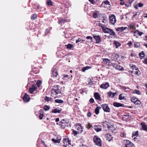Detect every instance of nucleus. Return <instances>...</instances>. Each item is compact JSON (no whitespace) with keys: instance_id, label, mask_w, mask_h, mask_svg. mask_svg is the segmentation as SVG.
I'll use <instances>...</instances> for the list:
<instances>
[{"instance_id":"nucleus-12","label":"nucleus","mask_w":147,"mask_h":147,"mask_svg":"<svg viewBox=\"0 0 147 147\" xmlns=\"http://www.w3.org/2000/svg\"><path fill=\"white\" fill-rule=\"evenodd\" d=\"M51 72L53 76L54 77H56L58 75L57 70L54 67L52 69Z\"/></svg>"},{"instance_id":"nucleus-40","label":"nucleus","mask_w":147,"mask_h":147,"mask_svg":"<svg viewBox=\"0 0 147 147\" xmlns=\"http://www.w3.org/2000/svg\"><path fill=\"white\" fill-rule=\"evenodd\" d=\"M86 38L87 39L89 40V41L90 42H91L92 41V37L90 36H88L86 37Z\"/></svg>"},{"instance_id":"nucleus-60","label":"nucleus","mask_w":147,"mask_h":147,"mask_svg":"<svg viewBox=\"0 0 147 147\" xmlns=\"http://www.w3.org/2000/svg\"><path fill=\"white\" fill-rule=\"evenodd\" d=\"M81 40H81V39L80 38H79L77 40H76V43H78L79 42L81 41ZM82 40L83 41V40Z\"/></svg>"},{"instance_id":"nucleus-57","label":"nucleus","mask_w":147,"mask_h":147,"mask_svg":"<svg viewBox=\"0 0 147 147\" xmlns=\"http://www.w3.org/2000/svg\"><path fill=\"white\" fill-rule=\"evenodd\" d=\"M87 115L89 117H90L91 116V113L90 112H88L87 114Z\"/></svg>"},{"instance_id":"nucleus-54","label":"nucleus","mask_w":147,"mask_h":147,"mask_svg":"<svg viewBox=\"0 0 147 147\" xmlns=\"http://www.w3.org/2000/svg\"><path fill=\"white\" fill-rule=\"evenodd\" d=\"M115 44L117 47L120 46L121 45L120 43L117 42H116L115 43Z\"/></svg>"},{"instance_id":"nucleus-4","label":"nucleus","mask_w":147,"mask_h":147,"mask_svg":"<svg viewBox=\"0 0 147 147\" xmlns=\"http://www.w3.org/2000/svg\"><path fill=\"white\" fill-rule=\"evenodd\" d=\"M102 63L110 67L112 66L113 63H111V61L108 59L104 58L103 59Z\"/></svg>"},{"instance_id":"nucleus-29","label":"nucleus","mask_w":147,"mask_h":147,"mask_svg":"<svg viewBox=\"0 0 147 147\" xmlns=\"http://www.w3.org/2000/svg\"><path fill=\"white\" fill-rule=\"evenodd\" d=\"M60 140L61 139H58L57 140L53 138L52 139V141H53L54 143H59L60 142Z\"/></svg>"},{"instance_id":"nucleus-8","label":"nucleus","mask_w":147,"mask_h":147,"mask_svg":"<svg viewBox=\"0 0 147 147\" xmlns=\"http://www.w3.org/2000/svg\"><path fill=\"white\" fill-rule=\"evenodd\" d=\"M112 66L115 68L116 69L120 71L123 70L122 69L123 68V67H121L119 65L115 63H113Z\"/></svg>"},{"instance_id":"nucleus-64","label":"nucleus","mask_w":147,"mask_h":147,"mask_svg":"<svg viewBox=\"0 0 147 147\" xmlns=\"http://www.w3.org/2000/svg\"><path fill=\"white\" fill-rule=\"evenodd\" d=\"M49 32V30H48L47 29V30H46V31L45 32V34H47Z\"/></svg>"},{"instance_id":"nucleus-63","label":"nucleus","mask_w":147,"mask_h":147,"mask_svg":"<svg viewBox=\"0 0 147 147\" xmlns=\"http://www.w3.org/2000/svg\"><path fill=\"white\" fill-rule=\"evenodd\" d=\"M144 63L145 64H147V59H146L144 60Z\"/></svg>"},{"instance_id":"nucleus-6","label":"nucleus","mask_w":147,"mask_h":147,"mask_svg":"<svg viewBox=\"0 0 147 147\" xmlns=\"http://www.w3.org/2000/svg\"><path fill=\"white\" fill-rule=\"evenodd\" d=\"M110 5V2L107 0H106L102 2L101 5V7L106 8L108 7H109Z\"/></svg>"},{"instance_id":"nucleus-22","label":"nucleus","mask_w":147,"mask_h":147,"mask_svg":"<svg viewBox=\"0 0 147 147\" xmlns=\"http://www.w3.org/2000/svg\"><path fill=\"white\" fill-rule=\"evenodd\" d=\"M101 108V107L100 106L97 107L95 110V113L98 115L99 113V109Z\"/></svg>"},{"instance_id":"nucleus-25","label":"nucleus","mask_w":147,"mask_h":147,"mask_svg":"<svg viewBox=\"0 0 147 147\" xmlns=\"http://www.w3.org/2000/svg\"><path fill=\"white\" fill-rule=\"evenodd\" d=\"M111 57L112 58H113L114 59H117L118 57V55L115 53H113L111 55Z\"/></svg>"},{"instance_id":"nucleus-55","label":"nucleus","mask_w":147,"mask_h":147,"mask_svg":"<svg viewBox=\"0 0 147 147\" xmlns=\"http://www.w3.org/2000/svg\"><path fill=\"white\" fill-rule=\"evenodd\" d=\"M94 99L92 98H91L89 100V102L91 103H93L94 102Z\"/></svg>"},{"instance_id":"nucleus-10","label":"nucleus","mask_w":147,"mask_h":147,"mask_svg":"<svg viewBox=\"0 0 147 147\" xmlns=\"http://www.w3.org/2000/svg\"><path fill=\"white\" fill-rule=\"evenodd\" d=\"M109 86V84L108 82H106L103 83L100 85V87L102 89H107Z\"/></svg>"},{"instance_id":"nucleus-27","label":"nucleus","mask_w":147,"mask_h":147,"mask_svg":"<svg viewBox=\"0 0 147 147\" xmlns=\"http://www.w3.org/2000/svg\"><path fill=\"white\" fill-rule=\"evenodd\" d=\"M37 18V15L36 14H32L31 16V19L32 20H35Z\"/></svg>"},{"instance_id":"nucleus-45","label":"nucleus","mask_w":147,"mask_h":147,"mask_svg":"<svg viewBox=\"0 0 147 147\" xmlns=\"http://www.w3.org/2000/svg\"><path fill=\"white\" fill-rule=\"evenodd\" d=\"M132 135L134 136L137 137L138 135V131L136 132H133L132 133Z\"/></svg>"},{"instance_id":"nucleus-46","label":"nucleus","mask_w":147,"mask_h":147,"mask_svg":"<svg viewBox=\"0 0 147 147\" xmlns=\"http://www.w3.org/2000/svg\"><path fill=\"white\" fill-rule=\"evenodd\" d=\"M41 82L40 80H38L36 82V85L38 87H39L40 85L41 84Z\"/></svg>"},{"instance_id":"nucleus-14","label":"nucleus","mask_w":147,"mask_h":147,"mask_svg":"<svg viewBox=\"0 0 147 147\" xmlns=\"http://www.w3.org/2000/svg\"><path fill=\"white\" fill-rule=\"evenodd\" d=\"M94 129L96 132H99L101 131L102 127L100 125H94Z\"/></svg>"},{"instance_id":"nucleus-20","label":"nucleus","mask_w":147,"mask_h":147,"mask_svg":"<svg viewBox=\"0 0 147 147\" xmlns=\"http://www.w3.org/2000/svg\"><path fill=\"white\" fill-rule=\"evenodd\" d=\"M106 138L107 140L109 141H111L113 138L111 135L109 134H107Z\"/></svg>"},{"instance_id":"nucleus-16","label":"nucleus","mask_w":147,"mask_h":147,"mask_svg":"<svg viewBox=\"0 0 147 147\" xmlns=\"http://www.w3.org/2000/svg\"><path fill=\"white\" fill-rule=\"evenodd\" d=\"M76 129L78 130V133H81L83 131L82 128V126L81 125V124L80 125H77L76 126Z\"/></svg>"},{"instance_id":"nucleus-48","label":"nucleus","mask_w":147,"mask_h":147,"mask_svg":"<svg viewBox=\"0 0 147 147\" xmlns=\"http://www.w3.org/2000/svg\"><path fill=\"white\" fill-rule=\"evenodd\" d=\"M65 21V20L61 18L59 20V23H63Z\"/></svg>"},{"instance_id":"nucleus-34","label":"nucleus","mask_w":147,"mask_h":147,"mask_svg":"<svg viewBox=\"0 0 147 147\" xmlns=\"http://www.w3.org/2000/svg\"><path fill=\"white\" fill-rule=\"evenodd\" d=\"M55 102L56 103H63V100L60 99H56L55 100Z\"/></svg>"},{"instance_id":"nucleus-3","label":"nucleus","mask_w":147,"mask_h":147,"mask_svg":"<svg viewBox=\"0 0 147 147\" xmlns=\"http://www.w3.org/2000/svg\"><path fill=\"white\" fill-rule=\"evenodd\" d=\"M60 86L58 85L54 86V88L52 89V91L54 92L56 94H58L61 93L60 90Z\"/></svg>"},{"instance_id":"nucleus-19","label":"nucleus","mask_w":147,"mask_h":147,"mask_svg":"<svg viewBox=\"0 0 147 147\" xmlns=\"http://www.w3.org/2000/svg\"><path fill=\"white\" fill-rule=\"evenodd\" d=\"M133 145V144L130 141L128 140H126V142L125 143V145L132 147Z\"/></svg>"},{"instance_id":"nucleus-35","label":"nucleus","mask_w":147,"mask_h":147,"mask_svg":"<svg viewBox=\"0 0 147 147\" xmlns=\"http://www.w3.org/2000/svg\"><path fill=\"white\" fill-rule=\"evenodd\" d=\"M40 115H39V118L40 119H42L43 117V114L42 112H41L40 111H39Z\"/></svg>"},{"instance_id":"nucleus-47","label":"nucleus","mask_w":147,"mask_h":147,"mask_svg":"<svg viewBox=\"0 0 147 147\" xmlns=\"http://www.w3.org/2000/svg\"><path fill=\"white\" fill-rule=\"evenodd\" d=\"M51 99V98L50 97H49L47 96H46L45 99V100L46 101H50Z\"/></svg>"},{"instance_id":"nucleus-32","label":"nucleus","mask_w":147,"mask_h":147,"mask_svg":"<svg viewBox=\"0 0 147 147\" xmlns=\"http://www.w3.org/2000/svg\"><path fill=\"white\" fill-rule=\"evenodd\" d=\"M91 67L89 66H87L86 67H84L82 68V71L83 72H84L85 71L88 69H90Z\"/></svg>"},{"instance_id":"nucleus-53","label":"nucleus","mask_w":147,"mask_h":147,"mask_svg":"<svg viewBox=\"0 0 147 147\" xmlns=\"http://www.w3.org/2000/svg\"><path fill=\"white\" fill-rule=\"evenodd\" d=\"M122 88L123 90H125L126 91H128V90L129 89V88L128 87H126L125 86H123L122 87Z\"/></svg>"},{"instance_id":"nucleus-23","label":"nucleus","mask_w":147,"mask_h":147,"mask_svg":"<svg viewBox=\"0 0 147 147\" xmlns=\"http://www.w3.org/2000/svg\"><path fill=\"white\" fill-rule=\"evenodd\" d=\"M108 95L109 96V97H110L111 96L112 97H113L116 94V92H112L111 91H110L108 93Z\"/></svg>"},{"instance_id":"nucleus-9","label":"nucleus","mask_w":147,"mask_h":147,"mask_svg":"<svg viewBox=\"0 0 147 147\" xmlns=\"http://www.w3.org/2000/svg\"><path fill=\"white\" fill-rule=\"evenodd\" d=\"M37 88L36 85V84L33 85L29 88V92L30 93L32 94L34 91L36 90Z\"/></svg>"},{"instance_id":"nucleus-44","label":"nucleus","mask_w":147,"mask_h":147,"mask_svg":"<svg viewBox=\"0 0 147 147\" xmlns=\"http://www.w3.org/2000/svg\"><path fill=\"white\" fill-rule=\"evenodd\" d=\"M133 93H136L139 95H140L141 94L139 90H134Z\"/></svg>"},{"instance_id":"nucleus-21","label":"nucleus","mask_w":147,"mask_h":147,"mask_svg":"<svg viewBox=\"0 0 147 147\" xmlns=\"http://www.w3.org/2000/svg\"><path fill=\"white\" fill-rule=\"evenodd\" d=\"M23 99L24 102H28V94L26 93L24 96L23 97Z\"/></svg>"},{"instance_id":"nucleus-11","label":"nucleus","mask_w":147,"mask_h":147,"mask_svg":"<svg viewBox=\"0 0 147 147\" xmlns=\"http://www.w3.org/2000/svg\"><path fill=\"white\" fill-rule=\"evenodd\" d=\"M93 37L96 40V43H99L101 42V38L99 35L93 36Z\"/></svg>"},{"instance_id":"nucleus-24","label":"nucleus","mask_w":147,"mask_h":147,"mask_svg":"<svg viewBox=\"0 0 147 147\" xmlns=\"http://www.w3.org/2000/svg\"><path fill=\"white\" fill-rule=\"evenodd\" d=\"M141 125L142 126V129L147 131V126L143 124V123H141Z\"/></svg>"},{"instance_id":"nucleus-41","label":"nucleus","mask_w":147,"mask_h":147,"mask_svg":"<svg viewBox=\"0 0 147 147\" xmlns=\"http://www.w3.org/2000/svg\"><path fill=\"white\" fill-rule=\"evenodd\" d=\"M124 98V96H123L122 94H120L119 97V99L120 100H122Z\"/></svg>"},{"instance_id":"nucleus-28","label":"nucleus","mask_w":147,"mask_h":147,"mask_svg":"<svg viewBox=\"0 0 147 147\" xmlns=\"http://www.w3.org/2000/svg\"><path fill=\"white\" fill-rule=\"evenodd\" d=\"M99 11H96L93 13V17L95 18H98V13Z\"/></svg>"},{"instance_id":"nucleus-31","label":"nucleus","mask_w":147,"mask_h":147,"mask_svg":"<svg viewBox=\"0 0 147 147\" xmlns=\"http://www.w3.org/2000/svg\"><path fill=\"white\" fill-rule=\"evenodd\" d=\"M53 2L51 0H47V3L49 5L52 6L53 5Z\"/></svg>"},{"instance_id":"nucleus-51","label":"nucleus","mask_w":147,"mask_h":147,"mask_svg":"<svg viewBox=\"0 0 147 147\" xmlns=\"http://www.w3.org/2000/svg\"><path fill=\"white\" fill-rule=\"evenodd\" d=\"M138 13V12H136V13H133L134 14L133 16L132 17V18L133 19L134 18H135V19H136L137 18L136 17H135L137 15V13Z\"/></svg>"},{"instance_id":"nucleus-13","label":"nucleus","mask_w":147,"mask_h":147,"mask_svg":"<svg viewBox=\"0 0 147 147\" xmlns=\"http://www.w3.org/2000/svg\"><path fill=\"white\" fill-rule=\"evenodd\" d=\"M113 106L115 107H124V105L117 102H114L113 103Z\"/></svg>"},{"instance_id":"nucleus-7","label":"nucleus","mask_w":147,"mask_h":147,"mask_svg":"<svg viewBox=\"0 0 147 147\" xmlns=\"http://www.w3.org/2000/svg\"><path fill=\"white\" fill-rule=\"evenodd\" d=\"M101 108L102 107L104 111L109 112L110 111V108L109 107V106L107 104H104L101 105Z\"/></svg>"},{"instance_id":"nucleus-59","label":"nucleus","mask_w":147,"mask_h":147,"mask_svg":"<svg viewBox=\"0 0 147 147\" xmlns=\"http://www.w3.org/2000/svg\"><path fill=\"white\" fill-rule=\"evenodd\" d=\"M88 1L92 4L95 3V2L94 0H88Z\"/></svg>"},{"instance_id":"nucleus-52","label":"nucleus","mask_w":147,"mask_h":147,"mask_svg":"<svg viewBox=\"0 0 147 147\" xmlns=\"http://www.w3.org/2000/svg\"><path fill=\"white\" fill-rule=\"evenodd\" d=\"M137 70V71H134V73L135 74L137 75L138 76H139V72H140V71L138 70V69Z\"/></svg>"},{"instance_id":"nucleus-39","label":"nucleus","mask_w":147,"mask_h":147,"mask_svg":"<svg viewBox=\"0 0 147 147\" xmlns=\"http://www.w3.org/2000/svg\"><path fill=\"white\" fill-rule=\"evenodd\" d=\"M129 27L131 29H134L135 28V26L134 24H130L129 26Z\"/></svg>"},{"instance_id":"nucleus-30","label":"nucleus","mask_w":147,"mask_h":147,"mask_svg":"<svg viewBox=\"0 0 147 147\" xmlns=\"http://www.w3.org/2000/svg\"><path fill=\"white\" fill-rule=\"evenodd\" d=\"M139 55L140 57V59H142V58L145 57V55L143 51L139 53Z\"/></svg>"},{"instance_id":"nucleus-58","label":"nucleus","mask_w":147,"mask_h":147,"mask_svg":"<svg viewBox=\"0 0 147 147\" xmlns=\"http://www.w3.org/2000/svg\"><path fill=\"white\" fill-rule=\"evenodd\" d=\"M80 147H88L86 145H84L83 144H82L81 145H80Z\"/></svg>"},{"instance_id":"nucleus-2","label":"nucleus","mask_w":147,"mask_h":147,"mask_svg":"<svg viewBox=\"0 0 147 147\" xmlns=\"http://www.w3.org/2000/svg\"><path fill=\"white\" fill-rule=\"evenodd\" d=\"M93 141L97 145L101 146V142L100 139L96 136H95L93 138Z\"/></svg>"},{"instance_id":"nucleus-5","label":"nucleus","mask_w":147,"mask_h":147,"mask_svg":"<svg viewBox=\"0 0 147 147\" xmlns=\"http://www.w3.org/2000/svg\"><path fill=\"white\" fill-rule=\"evenodd\" d=\"M110 23L114 25L116 22V20L115 16L112 14L109 16Z\"/></svg>"},{"instance_id":"nucleus-33","label":"nucleus","mask_w":147,"mask_h":147,"mask_svg":"<svg viewBox=\"0 0 147 147\" xmlns=\"http://www.w3.org/2000/svg\"><path fill=\"white\" fill-rule=\"evenodd\" d=\"M137 33L139 36H141L144 33L142 32H141L139 31L138 30H136L135 32H134V33Z\"/></svg>"},{"instance_id":"nucleus-1","label":"nucleus","mask_w":147,"mask_h":147,"mask_svg":"<svg viewBox=\"0 0 147 147\" xmlns=\"http://www.w3.org/2000/svg\"><path fill=\"white\" fill-rule=\"evenodd\" d=\"M102 30L104 33L109 34L110 35L113 36L116 35L115 33L113 30L111 29L105 27H102Z\"/></svg>"},{"instance_id":"nucleus-18","label":"nucleus","mask_w":147,"mask_h":147,"mask_svg":"<svg viewBox=\"0 0 147 147\" xmlns=\"http://www.w3.org/2000/svg\"><path fill=\"white\" fill-rule=\"evenodd\" d=\"M128 28L127 27H121L118 28L116 29L117 31H122L124 30H125L126 29Z\"/></svg>"},{"instance_id":"nucleus-38","label":"nucleus","mask_w":147,"mask_h":147,"mask_svg":"<svg viewBox=\"0 0 147 147\" xmlns=\"http://www.w3.org/2000/svg\"><path fill=\"white\" fill-rule=\"evenodd\" d=\"M73 45H72L71 44H68L67 45V49H71L73 48Z\"/></svg>"},{"instance_id":"nucleus-26","label":"nucleus","mask_w":147,"mask_h":147,"mask_svg":"<svg viewBox=\"0 0 147 147\" xmlns=\"http://www.w3.org/2000/svg\"><path fill=\"white\" fill-rule=\"evenodd\" d=\"M129 65L131 67H132L133 69L137 70L138 69V68L135 65L131 64H130Z\"/></svg>"},{"instance_id":"nucleus-56","label":"nucleus","mask_w":147,"mask_h":147,"mask_svg":"<svg viewBox=\"0 0 147 147\" xmlns=\"http://www.w3.org/2000/svg\"><path fill=\"white\" fill-rule=\"evenodd\" d=\"M143 4L141 3H139L138 5V7H142L143 6Z\"/></svg>"},{"instance_id":"nucleus-37","label":"nucleus","mask_w":147,"mask_h":147,"mask_svg":"<svg viewBox=\"0 0 147 147\" xmlns=\"http://www.w3.org/2000/svg\"><path fill=\"white\" fill-rule=\"evenodd\" d=\"M134 103L136 105H139L141 104V102L137 99V100H136V101L134 102Z\"/></svg>"},{"instance_id":"nucleus-17","label":"nucleus","mask_w":147,"mask_h":147,"mask_svg":"<svg viewBox=\"0 0 147 147\" xmlns=\"http://www.w3.org/2000/svg\"><path fill=\"white\" fill-rule=\"evenodd\" d=\"M61 110V109L60 108L57 107L53 110L52 111V112L54 113H60Z\"/></svg>"},{"instance_id":"nucleus-15","label":"nucleus","mask_w":147,"mask_h":147,"mask_svg":"<svg viewBox=\"0 0 147 147\" xmlns=\"http://www.w3.org/2000/svg\"><path fill=\"white\" fill-rule=\"evenodd\" d=\"M94 96L95 98L99 100H101V98L100 95L98 92H96L94 94Z\"/></svg>"},{"instance_id":"nucleus-42","label":"nucleus","mask_w":147,"mask_h":147,"mask_svg":"<svg viewBox=\"0 0 147 147\" xmlns=\"http://www.w3.org/2000/svg\"><path fill=\"white\" fill-rule=\"evenodd\" d=\"M50 109V107L47 105H45L44 107V109L45 111H48Z\"/></svg>"},{"instance_id":"nucleus-43","label":"nucleus","mask_w":147,"mask_h":147,"mask_svg":"<svg viewBox=\"0 0 147 147\" xmlns=\"http://www.w3.org/2000/svg\"><path fill=\"white\" fill-rule=\"evenodd\" d=\"M137 100V98L135 97H132L131 99V101L134 103V102L136 101V100Z\"/></svg>"},{"instance_id":"nucleus-62","label":"nucleus","mask_w":147,"mask_h":147,"mask_svg":"<svg viewBox=\"0 0 147 147\" xmlns=\"http://www.w3.org/2000/svg\"><path fill=\"white\" fill-rule=\"evenodd\" d=\"M132 42L131 41H130L127 44V45H129V46H130L131 45Z\"/></svg>"},{"instance_id":"nucleus-49","label":"nucleus","mask_w":147,"mask_h":147,"mask_svg":"<svg viewBox=\"0 0 147 147\" xmlns=\"http://www.w3.org/2000/svg\"><path fill=\"white\" fill-rule=\"evenodd\" d=\"M63 142L64 143H65V142H68L69 143V142H70V141H69V140L68 138H65L63 140Z\"/></svg>"},{"instance_id":"nucleus-50","label":"nucleus","mask_w":147,"mask_h":147,"mask_svg":"<svg viewBox=\"0 0 147 147\" xmlns=\"http://www.w3.org/2000/svg\"><path fill=\"white\" fill-rule=\"evenodd\" d=\"M73 133L74 134V135L75 136L76 134L79 133H78V131H75V130L73 129H72Z\"/></svg>"},{"instance_id":"nucleus-61","label":"nucleus","mask_w":147,"mask_h":147,"mask_svg":"<svg viewBox=\"0 0 147 147\" xmlns=\"http://www.w3.org/2000/svg\"><path fill=\"white\" fill-rule=\"evenodd\" d=\"M99 26L101 27L102 28V27H105L104 26V25L101 24V23H99Z\"/></svg>"},{"instance_id":"nucleus-36","label":"nucleus","mask_w":147,"mask_h":147,"mask_svg":"<svg viewBox=\"0 0 147 147\" xmlns=\"http://www.w3.org/2000/svg\"><path fill=\"white\" fill-rule=\"evenodd\" d=\"M92 127V125L89 123H88V124L86 125V128L88 129H89Z\"/></svg>"}]
</instances>
